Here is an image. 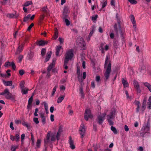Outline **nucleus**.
I'll return each mask as SVG.
<instances>
[{"instance_id":"obj_1","label":"nucleus","mask_w":151,"mask_h":151,"mask_svg":"<svg viewBox=\"0 0 151 151\" xmlns=\"http://www.w3.org/2000/svg\"><path fill=\"white\" fill-rule=\"evenodd\" d=\"M51 137V141H54L55 140V138L57 137V134L55 132H53L51 133V132L49 131L47 132L46 139H44L45 145H47L50 143V138Z\"/></svg>"},{"instance_id":"obj_2","label":"nucleus","mask_w":151,"mask_h":151,"mask_svg":"<svg viewBox=\"0 0 151 151\" xmlns=\"http://www.w3.org/2000/svg\"><path fill=\"white\" fill-rule=\"evenodd\" d=\"M56 60L54 59L52 60V62L51 63L47 68V76L49 77L51 76L50 71L52 70V73L55 72L56 68H54L55 65Z\"/></svg>"},{"instance_id":"obj_3","label":"nucleus","mask_w":151,"mask_h":151,"mask_svg":"<svg viewBox=\"0 0 151 151\" xmlns=\"http://www.w3.org/2000/svg\"><path fill=\"white\" fill-rule=\"evenodd\" d=\"M74 52L73 49H71L67 50L65 55V58L64 60L66 62L69 61V60H71L74 56L73 52Z\"/></svg>"},{"instance_id":"obj_4","label":"nucleus","mask_w":151,"mask_h":151,"mask_svg":"<svg viewBox=\"0 0 151 151\" xmlns=\"http://www.w3.org/2000/svg\"><path fill=\"white\" fill-rule=\"evenodd\" d=\"M77 44L79 47L81 48L82 50H85L86 48V45L83 38L81 37H79L78 38Z\"/></svg>"},{"instance_id":"obj_5","label":"nucleus","mask_w":151,"mask_h":151,"mask_svg":"<svg viewBox=\"0 0 151 151\" xmlns=\"http://www.w3.org/2000/svg\"><path fill=\"white\" fill-rule=\"evenodd\" d=\"M5 94L6 95L5 96L6 99L12 100L14 99V96L10 93L8 89H5L3 92L0 93V95H4Z\"/></svg>"},{"instance_id":"obj_6","label":"nucleus","mask_w":151,"mask_h":151,"mask_svg":"<svg viewBox=\"0 0 151 151\" xmlns=\"http://www.w3.org/2000/svg\"><path fill=\"white\" fill-rule=\"evenodd\" d=\"M93 117L91 110L90 109H86L85 110L84 115V118L86 120L88 121V118L92 119Z\"/></svg>"},{"instance_id":"obj_7","label":"nucleus","mask_w":151,"mask_h":151,"mask_svg":"<svg viewBox=\"0 0 151 151\" xmlns=\"http://www.w3.org/2000/svg\"><path fill=\"white\" fill-rule=\"evenodd\" d=\"M111 61H109L108 65L106 70L104 74L105 79V80L106 81L109 78L110 73L111 72Z\"/></svg>"},{"instance_id":"obj_8","label":"nucleus","mask_w":151,"mask_h":151,"mask_svg":"<svg viewBox=\"0 0 151 151\" xmlns=\"http://www.w3.org/2000/svg\"><path fill=\"white\" fill-rule=\"evenodd\" d=\"M118 24L116 23H115L114 26V31L118 35V31L119 30H121V21L120 19H118L117 20Z\"/></svg>"},{"instance_id":"obj_9","label":"nucleus","mask_w":151,"mask_h":151,"mask_svg":"<svg viewBox=\"0 0 151 151\" xmlns=\"http://www.w3.org/2000/svg\"><path fill=\"white\" fill-rule=\"evenodd\" d=\"M63 125L59 124L58 130L57 132V141L60 139L61 137H63Z\"/></svg>"},{"instance_id":"obj_10","label":"nucleus","mask_w":151,"mask_h":151,"mask_svg":"<svg viewBox=\"0 0 151 151\" xmlns=\"http://www.w3.org/2000/svg\"><path fill=\"white\" fill-rule=\"evenodd\" d=\"M79 131L80 132V134L81 135V137L83 138L85 136L86 132V129L83 124H81L79 128Z\"/></svg>"},{"instance_id":"obj_11","label":"nucleus","mask_w":151,"mask_h":151,"mask_svg":"<svg viewBox=\"0 0 151 151\" xmlns=\"http://www.w3.org/2000/svg\"><path fill=\"white\" fill-rule=\"evenodd\" d=\"M106 115V114L105 113H103L102 116L99 115L98 116L96 121L99 124L101 125L103 123L105 119V117Z\"/></svg>"},{"instance_id":"obj_12","label":"nucleus","mask_w":151,"mask_h":151,"mask_svg":"<svg viewBox=\"0 0 151 151\" xmlns=\"http://www.w3.org/2000/svg\"><path fill=\"white\" fill-rule=\"evenodd\" d=\"M48 42L47 41H45L43 40H37L36 42V43L37 45L43 46L47 45Z\"/></svg>"},{"instance_id":"obj_13","label":"nucleus","mask_w":151,"mask_h":151,"mask_svg":"<svg viewBox=\"0 0 151 151\" xmlns=\"http://www.w3.org/2000/svg\"><path fill=\"white\" fill-rule=\"evenodd\" d=\"M10 139L12 141H15L16 142H17L19 140L20 136L18 134H16L15 136L10 135Z\"/></svg>"},{"instance_id":"obj_14","label":"nucleus","mask_w":151,"mask_h":151,"mask_svg":"<svg viewBox=\"0 0 151 151\" xmlns=\"http://www.w3.org/2000/svg\"><path fill=\"white\" fill-rule=\"evenodd\" d=\"M24 43H23L18 47L16 52V54H19L22 51L23 48L24 46Z\"/></svg>"},{"instance_id":"obj_15","label":"nucleus","mask_w":151,"mask_h":151,"mask_svg":"<svg viewBox=\"0 0 151 151\" xmlns=\"http://www.w3.org/2000/svg\"><path fill=\"white\" fill-rule=\"evenodd\" d=\"M4 66L6 67H8V66H11L12 69L14 70H15L16 68V65L13 62H7L5 63Z\"/></svg>"},{"instance_id":"obj_16","label":"nucleus","mask_w":151,"mask_h":151,"mask_svg":"<svg viewBox=\"0 0 151 151\" xmlns=\"http://www.w3.org/2000/svg\"><path fill=\"white\" fill-rule=\"evenodd\" d=\"M68 9L67 7H65L64 8L63 18H68Z\"/></svg>"},{"instance_id":"obj_17","label":"nucleus","mask_w":151,"mask_h":151,"mask_svg":"<svg viewBox=\"0 0 151 151\" xmlns=\"http://www.w3.org/2000/svg\"><path fill=\"white\" fill-rule=\"evenodd\" d=\"M69 143L70 145V147L71 149L74 150L75 148V146L73 143V141L72 139L71 136L69 137Z\"/></svg>"},{"instance_id":"obj_18","label":"nucleus","mask_w":151,"mask_h":151,"mask_svg":"<svg viewBox=\"0 0 151 151\" xmlns=\"http://www.w3.org/2000/svg\"><path fill=\"white\" fill-rule=\"evenodd\" d=\"M34 56V52L32 51H30L28 53L27 58L28 60H31L33 59Z\"/></svg>"},{"instance_id":"obj_19","label":"nucleus","mask_w":151,"mask_h":151,"mask_svg":"<svg viewBox=\"0 0 151 151\" xmlns=\"http://www.w3.org/2000/svg\"><path fill=\"white\" fill-rule=\"evenodd\" d=\"M57 56L61 55L63 52V48H62V46L60 45L57 46Z\"/></svg>"},{"instance_id":"obj_20","label":"nucleus","mask_w":151,"mask_h":151,"mask_svg":"<svg viewBox=\"0 0 151 151\" xmlns=\"http://www.w3.org/2000/svg\"><path fill=\"white\" fill-rule=\"evenodd\" d=\"M130 17L131 20L133 24L134 27L135 28V29H136V24L135 17L133 15H131Z\"/></svg>"},{"instance_id":"obj_21","label":"nucleus","mask_w":151,"mask_h":151,"mask_svg":"<svg viewBox=\"0 0 151 151\" xmlns=\"http://www.w3.org/2000/svg\"><path fill=\"white\" fill-rule=\"evenodd\" d=\"M34 96V94H33L31 96L29 99L27 105V108L29 109V108L31 106L32 102L33 100V96Z\"/></svg>"},{"instance_id":"obj_22","label":"nucleus","mask_w":151,"mask_h":151,"mask_svg":"<svg viewBox=\"0 0 151 151\" xmlns=\"http://www.w3.org/2000/svg\"><path fill=\"white\" fill-rule=\"evenodd\" d=\"M52 54V52L51 51H50L47 53V55L46 56L45 62H47L48 61L50 60Z\"/></svg>"},{"instance_id":"obj_23","label":"nucleus","mask_w":151,"mask_h":151,"mask_svg":"<svg viewBox=\"0 0 151 151\" xmlns=\"http://www.w3.org/2000/svg\"><path fill=\"white\" fill-rule=\"evenodd\" d=\"M122 83L124 87H128L129 86V84L127 80H125L124 78L122 79Z\"/></svg>"},{"instance_id":"obj_24","label":"nucleus","mask_w":151,"mask_h":151,"mask_svg":"<svg viewBox=\"0 0 151 151\" xmlns=\"http://www.w3.org/2000/svg\"><path fill=\"white\" fill-rule=\"evenodd\" d=\"M40 116L42 119V121L43 124H45L46 123V118L44 115L43 113H40Z\"/></svg>"},{"instance_id":"obj_25","label":"nucleus","mask_w":151,"mask_h":151,"mask_svg":"<svg viewBox=\"0 0 151 151\" xmlns=\"http://www.w3.org/2000/svg\"><path fill=\"white\" fill-rule=\"evenodd\" d=\"M4 83L6 86H12V81H4Z\"/></svg>"},{"instance_id":"obj_26","label":"nucleus","mask_w":151,"mask_h":151,"mask_svg":"<svg viewBox=\"0 0 151 151\" xmlns=\"http://www.w3.org/2000/svg\"><path fill=\"white\" fill-rule=\"evenodd\" d=\"M44 15H47L48 14V9L47 6L43 7L41 9Z\"/></svg>"},{"instance_id":"obj_27","label":"nucleus","mask_w":151,"mask_h":151,"mask_svg":"<svg viewBox=\"0 0 151 151\" xmlns=\"http://www.w3.org/2000/svg\"><path fill=\"white\" fill-rule=\"evenodd\" d=\"M143 83L146 87H147L148 90L151 92V85L147 82H145Z\"/></svg>"},{"instance_id":"obj_28","label":"nucleus","mask_w":151,"mask_h":151,"mask_svg":"<svg viewBox=\"0 0 151 151\" xmlns=\"http://www.w3.org/2000/svg\"><path fill=\"white\" fill-rule=\"evenodd\" d=\"M135 104L137 106V108L136 109V112L138 113L139 111V109L140 108V102L139 101H135Z\"/></svg>"},{"instance_id":"obj_29","label":"nucleus","mask_w":151,"mask_h":151,"mask_svg":"<svg viewBox=\"0 0 151 151\" xmlns=\"http://www.w3.org/2000/svg\"><path fill=\"white\" fill-rule=\"evenodd\" d=\"M113 46L116 48H118L119 45L118 42L116 39H114L113 41Z\"/></svg>"},{"instance_id":"obj_30","label":"nucleus","mask_w":151,"mask_h":151,"mask_svg":"<svg viewBox=\"0 0 151 151\" xmlns=\"http://www.w3.org/2000/svg\"><path fill=\"white\" fill-rule=\"evenodd\" d=\"M133 84L135 88H139V86L138 82L135 80H134Z\"/></svg>"},{"instance_id":"obj_31","label":"nucleus","mask_w":151,"mask_h":151,"mask_svg":"<svg viewBox=\"0 0 151 151\" xmlns=\"http://www.w3.org/2000/svg\"><path fill=\"white\" fill-rule=\"evenodd\" d=\"M43 104L45 108L46 111V113L47 114L49 113V111L48 108V104L46 102H43Z\"/></svg>"},{"instance_id":"obj_32","label":"nucleus","mask_w":151,"mask_h":151,"mask_svg":"<svg viewBox=\"0 0 151 151\" xmlns=\"http://www.w3.org/2000/svg\"><path fill=\"white\" fill-rule=\"evenodd\" d=\"M46 50L45 48H43L42 49L41 51V55L42 57H44L45 55Z\"/></svg>"},{"instance_id":"obj_33","label":"nucleus","mask_w":151,"mask_h":151,"mask_svg":"<svg viewBox=\"0 0 151 151\" xmlns=\"http://www.w3.org/2000/svg\"><path fill=\"white\" fill-rule=\"evenodd\" d=\"M67 18H63V21L65 22L66 25L68 26L70 24V22L68 19H67Z\"/></svg>"},{"instance_id":"obj_34","label":"nucleus","mask_w":151,"mask_h":151,"mask_svg":"<svg viewBox=\"0 0 151 151\" xmlns=\"http://www.w3.org/2000/svg\"><path fill=\"white\" fill-rule=\"evenodd\" d=\"M147 104L148 105L147 109H151V96H150L149 98Z\"/></svg>"},{"instance_id":"obj_35","label":"nucleus","mask_w":151,"mask_h":151,"mask_svg":"<svg viewBox=\"0 0 151 151\" xmlns=\"http://www.w3.org/2000/svg\"><path fill=\"white\" fill-rule=\"evenodd\" d=\"M111 130L114 132V133L116 134L118 133V132L117 131L116 128L112 126L111 127Z\"/></svg>"},{"instance_id":"obj_36","label":"nucleus","mask_w":151,"mask_h":151,"mask_svg":"<svg viewBox=\"0 0 151 151\" xmlns=\"http://www.w3.org/2000/svg\"><path fill=\"white\" fill-rule=\"evenodd\" d=\"M33 3L31 1H27L24 3L23 6H27L32 4Z\"/></svg>"},{"instance_id":"obj_37","label":"nucleus","mask_w":151,"mask_h":151,"mask_svg":"<svg viewBox=\"0 0 151 151\" xmlns=\"http://www.w3.org/2000/svg\"><path fill=\"white\" fill-rule=\"evenodd\" d=\"M31 16V14H29L26 16H25L24 18L23 21L26 22L29 19Z\"/></svg>"},{"instance_id":"obj_38","label":"nucleus","mask_w":151,"mask_h":151,"mask_svg":"<svg viewBox=\"0 0 151 151\" xmlns=\"http://www.w3.org/2000/svg\"><path fill=\"white\" fill-rule=\"evenodd\" d=\"M64 96L61 97H59L57 100V103H61L64 99Z\"/></svg>"},{"instance_id":"obj_39","label":"nucleus","mask_w":151,"mask_h":151,"mask_svg":"<svg viewBox=\"0 0 151 151\" xmlns=\"http://www.w3.org/2000/svg\"><path fill=\"white\" fill-rule=\"evenodd\" d=\"M24 82L23 81H21L19 84L21 90H23V88H24Z\"/></svg>"},{"instance_id":"obj_40","label":"nucleus","mask_w":151,"mask_h":151,"mask_svg":"<svg viewBox=\"0 0 151 151\" xmlns=\"http://www.w3.org/2000/svg\"><path fill=\"white\" fill-rule=\"evenodd\" d=\"M80 93L82 95V97H84V94L83 93V86H80Z\"/></svg>"},{"instance_id":"obj_41","label":"nucleus","mask_w":151,"mask_h":151,"mask_svg":"<svg viewBox=\"0 0 151 151\" xmlns=\"http://www.w3.org/2000/svg\"><path fill=\"white\" fill-rule=\"evenodd\" d=\"M58 40L59 42L60 45H62L64 41V39L60 37L58 38Z\"/></svg>"},{"instance_id":"obj_42","label":"nucleus","mask_w":151,"mask_h":151,"mask_svg":"<svg viewBox=\"0 0 151 151\" xmlns=\"http://www.w3.org/2000/svg\"><path fill=\"white\" fill-rule=\"evenodd\" d=\"M55 33L53 36L52 37V39L53 40H56L57 38V27L55 28Z\"/></svg>"},{"instance_id":"obj_43","label":"nucleus","mask_w":151,"mask_h":151,"mask_svg":"<svg viewBox=\"0 0 151 151\" xmlns=\"http://www.w3.org/2000/svg\"><path fill=\"white\" fill-rule=\"evenodd\" d=\"M23 58H24L23 56L22 55H19V56L18 57V60L19 62L21 63V62Z\"/></svg>"},{"instance_id":"obj_44","label":"nucleus","mask_w":151,"mask_h":151,"mask_svg":"<svg viewBox=\"0 0 151 151\" xmlns=\"http://www.w3.org/2000/svg\"><path fill=\"white\" fill-rule=\"evenodd\" d=\"M41 141L40 139H38L37 140L36 145L38 148H39L40 145Z\"/></svg>"},{"instance_id":"obj_45","label":"nucleus","mask_w":151,"mask_h":151,"mask_svg":"<svg viewBox=\"0 0 151 151\" xmlns=\"http://www.w3.org/2000/svg\"><path fill=\"white\" fill-rule=\"evenodd\" d=\"M77 72L76 74L78 76H81V73H80V67L78 66H77Z\"/></svg>"},{"instance_id":"obj_46","label":"nucleus","mask_w":151,"mask_h":151,"mask_svg":"<svg viewBox=\"0 0 151 151\" xmlns=\"http://www.w3.org/2000/svg\"><path fill=\"white\" fill-rule=\"evenodd\" d=\"M108 122L109 124V125L111 126H112L114 124V122L112 121L111 119H107Z\"/></svg>"},{"instance_id":"obj_47","label":"nucleus","mask_w":151,"mask_h":151,"mask_svg":"<svg viewBox=\"0 0 151 151\" xmlns=\"http://www.w3.org/2000/svg\"><path fill=\"white\" fill-rule=\"evenodd\" d=\"M15 16V15L13 14L8 13L7 14V17L9 18H13Z\"/></svg>"},{"instance_id":"obj_48","label":"nucleus","mask_w":151,"mask_h":151,"mask_svg":"<svg viewBox=\"0 0 151 151\" xmlns=\"http://www.w3.org/2000/svg\"><path fill=\"white\" fill-rule=\"evenodd\" d=\"M29 90V89L28 88H27L26 89H24V88H23V90H21L22 92L24 94H27L28 93V91Z\"/></svg>"},{"instance_id":"obj_49","label":"nucleus","mask_w":151,"mask_h":151,"mask_svg":"<svg viewBox=\"0 0 151 151\" xmlns=\"http://www.w3.org/2000/svg\"><path fill=\"white\" fill-rule=\"evenodd\" d=\"M68 61L66 62L65 61V60H64V68L66 70L68 68V66H67V64L68 63Z\"/></svg>"},{"instance_id":"obj_50","label":"nucleus","mask_w":151,"mask_h":151,"mask_svg":"<svg viewBox=\"0 0 151 151\" xmlns=\"http://www.w3.org/2000/svg\"><path fill=\"white\" fill-rule=\"evenodd\" d=\"M128 1L132 4H136L137 2L135 0H128Z\"/></svg>"},{"instance_id":"obj_51","label":"nucleus","mask_w":151,"mask_h":151,"mask_svg":"<svg viewBox=\"0 0 151 151\" xmlns=\"http://www.w3.org/2000/svg\"><path fill=\"white\" fill-rule=\"evenodd\" d=\"M11 71L10 70H8L6 71V73L7 74V76H6V77L7 78H9L11 76V74L9 73Z\"/></svg>"},{"instance_id":"obj_52","label":"nucleus","mask_w":151,"mask_h":151,"mask_svg":"<svg viewBox=\"0 0 151 151\" xmlns=\"http://www.w3.org/2000/svg\"><path fill=\"white\" fill-rule=\"evenodd\" d=\"M34 25V24L33 23H32L28 27L27 30L29 31H30L31 30L33 26Z\"/></svg>"},{"instance_id":"obj_53","label":"nucleus","mask_w":151,"mask_h":151,"mask_svg":"<svg viewBox=\"0 0 151 151\" xmlns=\"http://www.w3.org/2000/svg\"><path fill=\"white\" fill-rule=\"evenodd\" d=\"M107 1H106L104 3H102V8H104L106 5L107 4Z\"/></svg>"},{"instance_id":"obj_54","label":"nucleus","mask_w":151,"mask_h":151,"mask_svg":"<svg viewBox=\"0 0 151 151\" xmlns=\"http://www.w3.org/2000/svg\"><path fill=\"white\" fill-rule=\"evenodd\" d=\"M19 73L21 76H22L24 74V72L23 70L22 69L19 70Z\"/></svg>"},{"instance_id":"obj_55","label":"nucleus","mask_w":151,"mask_h":151,"mask_svg":"<svg viewBox=\"0 0 151 151\" xmlns=\"http://www.w3.org/2000/svg\"><path fill=\"white\" fill-rule=\"evenodd\" d=\"M56 86H55L53 88V90L52 91V96H53L55 94L56 91Z\"/></svg>"},{"instance_id":"obj_56","label":"nucleus","mask_w":151,"mask_h":151,"mask_svg":"<svg viewBox=\"0 0 151 151\" xmlns=\"http://www.w3.org/2000/svg\"><path fill=\"white\" fill-rule=\"evenodd\" d=\"M98 16L97 15H96L95 16H93L92 17V19L93 21H95L98 18Z\"/></svg>"},{"instance_id":"obj_57","label":"nucleus","mask_w":151,"mask_h":151,"mask_svg":"<svg viewBox=\"0 0 151 151\" xmlns=\"http://www.w3.org/2000/svg\"><path fill=\"white\" fill-rule=\"evenodd\" d=\"M25 137V134H22L21 136V142H22L23 140L24 139Z\"/></svg>"},{"instance_id":"obj_58","label":"nucleus","mask_w":151,"mask_h":151,"mask_svg":"<svg viewBox=\"0 0 151 151\" xmlns=\"http://www.w3.org/2000/svg\"><path fill=\"white\" fill-rule=\"evenodd\" d=\"M93 130L95 132H96L97 131V128L96 125L93 124Z\"/></svg>"},{"instance_id":"obj_59","label":"nucleus","mask_w":151,"mask_h":151,"mask_svg":"<svg viewBox=\"0 0 151 151\" xmlns=\"http://www.w3.org/2000/svg\"><path fill=\"white\" fill-rule=\"evenodd\" d=\"M34 121L36 124H38L39 123L38 119L37 118H35L33 119Z\"/></svg>"},{"instance_id":"obj_60","label":"nucleus","mask_w":151,"mask_h":151,"mask_svg":"<svg viewBox=\"0 0 151 151\" xmlns=\"http://www.w3.org/2000/svg\"><path fill=\"white\" fill-rule=\"evenodd\" d=\"M147 101V98L146 97H145L144 98V99L143 100L142 104H143L144 105H145Z\"/></svg>"},{"instance_id":"obj_61","label":"nucleus","mask_w":151,"mask_h":151,"mask_svg":"<svg viewBox=\"0 0 151 151\" xmlns=\"http://www.w3.org/2000/svg\"><path fill=\"white\" fill-rule=\"evenodd\" d=\"M108 62V56H106V58L105 61V65H106Z\"/></svg>"},{"instance_id":"obj_62","label":"nucleus","mask_w":151,"mask_h":151,"mask_svg":"<svg viewBox=\"0 0 151 151\" xmlns=\"http://www.w3.org/2000/svg\"><path fill=\"white\" fill-rule=\"evenodd\" d=\"M17 148V147L16 146L14 147L13 146H12L11 147V150L12 151H16V150Z\"/></svg>"},{"instance_id":"obj_63","label":"nucleus","mask_w":151,"mask_h":151,"mask_svg":"<svg viewBox=\"0 0 151 151\" xmlns=\"http://www.w3.org/2000/svg\"><path fill=\"white\" fill-rule=\"evenodd\" d=\"M144 130L145 133H146L147 132H148V131H149L150 129H149V128H146V127H144Z\"/></svg>"},{"instance_id":"obj_64","label":"nucleus","mask_w":151,"mask_h":151,"mask_svg":"<svg viewBox=\"0 0 151 151\" xmlns=\"http://www.w3.org/2000/svg\"><path fill=\"white\" fill-rule=\"evenodd\" d=\"M100 80V77L99 76H97L96 77V80L97 82H98Z\"/></svg>"}]
</instances>
